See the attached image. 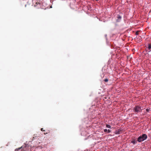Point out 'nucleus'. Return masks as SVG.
I'll return each mask as SVG.
<instances>
[{"label":"nucleus","mask_w":151,"mask_h":151,"mask_svg":"<svg viewBox=\"0 0 151 151\" xmlns=\"http://www.w3.org/2000/svg\"><path fill=\"white\" fill-rule=\"evenodd\" d=\"M147 136L145 134H143L140 136L138 138L137 141L139 142H141L146 140L147 138Z\"/></svg>","instance_id":"f257e3e1"},{"label":"nucleus","mask_w":151,"mask_h":151,"mask_svg":"<svg viewBox=\"0 0 151 151\" xmlns=\"http://www.w3.org/2000/svg\"><path fill=\"white\" fill-rule=\"evenodd\" d=\"M134 112H139L141 111L142 109H141V107L139 106H136L134 108Z\"/></svg>","instance_id":"f03ea898"},{"label":"nucleus","mask_w":151,"mask_h":151,"mask_svg":"<svg viewBox=\"0 0 151 151\" xmlns=\"http://www.w3.org/2000/svg\"><path fill=\"white\" fill-rule=\"evenodd\" d=\"M28 146L27 145H25L19 148V150L22 149L21 150H23V151H26L27 150L28 148Z\"/></svg>","instance_id":"7ed1b4c3"},{"label":"nucleus","mask_w":151,"mask_h":151,"mask_svg":"<svg viewBox=\"0 0 151 151\" xmlns=\"http://www.w3.org/2000/svg\"><path fill=\"white\" fill-rule=\"evenodd\" d=\"M147 49H148L149 50L148 52H150L151 51V43L148 44V47H147Z\"/></svg>","instance_id":"20e7f679"},{"label":"nucleus","mask_w":151,"mask_h":151,"mask_svg":"<svg viewBox=\"0 0 151 151\" xmlns=\"http://www.w3.org/2000/svg\"><path fill=\"white\" fill-rule=\"evenodd\" d=\"M117 18V19H116V21L117 22H119L121 19V17L119 15H118Z\"/></svg>","instance_id":"39448f33"},{"label":"nucleus","mask_w":151,"mask_h":151,"mask_svg":"<svg viewBox=\"0 0 151 151\" xmlns=\"http://www.w3.org/2000/svg\"><path fill=\"white\" fill-rule=\"evenodd\" d=\"M121 130L120 129H118L115 132V134H120V132L121 131Z\"/></svg>","instance_id":"423d86ee"},{"label":"nucleus","mask_w":151,"mask_h":151,"mask_svg":"<svg viewBox=\"0 0 151 151\" xmlns=\"http://www.w3.org/2000/svg\"><path fill=\"white\" fill-rule=\"evenodd\" d=\"M137 141L135 139H133L131 141V142L134 145L137 143Z\"/></svg>","instance_id":"0eeeda50"},{"label":"nucleus","mask_w":151,"mask_h":151,"mask_svg":"<svg viewBox=\"0 0 151 151\" xmlns=\"http://www.w3.org/2000/svg\"><path fill=\"white\" fill-rule=\"evenodd\" d=\"M106 127L109 128H110V129H111V126L110 125H108V124H106Z\"/></svg>","instance_id":"6e6552de"},{"label":"nucleus","mask_w":151,"mask_h":151,"mask_svg":"<svg viewBox=\"0 0 151 151\" xmlns=\"http://www.w3.org/2000/svg\"><path fill=\"white\" fill-rule=\"evenodd\" d=\"M146 111L147 112H148L150 110V109H146Z\"/></svg>","instance_id":"1a4fd4ad"},{"label":"nucleus","mask_w":151,"mask_h":151,"mask_svg":"<svg viewBox=\"0 0 151 151\" xmlns=\"http://www.w3.org/2000/svg\"><path fill=\"white\" fill-rule=\"evenodd\" d=\"M108 81V79H107V78H106V79H105L104 80V81L105 82H107Z\"/></svg>","instance_id":"9d476101"},{"label":"nucleus","mask_w":151,"mask_h":151,"mask_svg":"<svg viewBox=\"0 0 151 151\" xmlns=\"http://www.w3.org/2000/svg\"><path fill=\"white\" fill-rule=\"evenodd\" d=\"M108 130L106 129H104V132H107Z\"/></svg>","instance_id":"9b49d317"},{"label":"nucleus","mask_w":151,"mask_h":151,"mask_svg":"<svg viewBox=\"0 0 151 151\" xmlns=\"http://www.w3.org/2000/svg\"><path fill=\"white\" fill-rule=\"evenodd\" d=\"M111 132V130H110V129H108V131H107V132L108 133H110V132Z\"/></svg>","instance_id":"f8f14e48"},{"label":"nucleus","mask_w":151,"mask_h":151,"mask_svg":"<svg viewBox=\"0 0 151 151\" xmlns=\"http://www.w3.org/2000/svg\"><path fill=\"white\" fill-rule=\"evenodd\" d=\"M43 128H42V129H41V131H43Z\"/></svg>","instance_id":"ddd939ff"}]
</instances>
